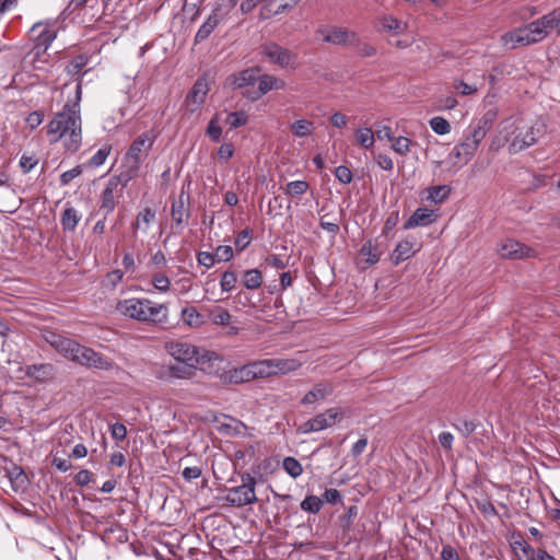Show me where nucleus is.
<instances>
[{"mask_svg":"<svg viewBox=\"0 0 560 560\" xmlns=\"http://www.w3.org/2000/svg\"><path fill=\"white\" fill-rule=\"evenodd\" d=\"M81 95V84H78L74 100L67 102L46 126L49 143L61 141L63 148L72 153L77 152L82 143Z\"/></svg>","mask_w":560,"mask_h":560,"instance_id":"f257e3e1","label":"nucleus"},{"mask_svg":"<svg viewBox=\"0 0 560 560\" xmlns=\"http://www.w3.org/2000/svg\"><path fill=\"white\" fill-rule=\"evenodd\" d=\"M545 132L546 126L540 121L529 124L521 116H511L500 121L489 149L499 151L508 144L509 152L515 154L534 145Z\"/></svg>","mask_w":560,"mask_h":560,"instance_id":"f03ea898","label":"nucleus"},{"mask_svg":"<svg viewBox=\"0 0 560 560\" xmlns=\"http://www.w3.org/2000/svg\"><path fill=\"white\" fill-rule=\"evenodd\" d=\"M164 349L171 358L158 372V377L164 381L190 380L200 364L210 360L207 350L185 341H167Z\"/></svg>","mask_w":560,"mask_h":560,"instance_id":"7ed1b4c3","label":"nucleus"},{"mask_svg":"<svg viewBox=\"0 0 560 560\" xmlns=\"http://www.w3.org/2000/svg\"><path fill=\"white\" fill-rule=\"evenodd\" d=\"M116 311L124 317L142 324L156 325L166 323L168 307L147 298H128L117 302Z\"/></svg>","mask_w":560,"mask_h":560,"instance_id":"20e7f679","label":"nucleus"},{"mask_svg":"<svg viewBox=\"0 0 560 560\" xmlns=\"http://www.w3.org/2000/svg\"><path fill=\"white\" fill-rule=\"evenodd\" d=\"M522 28L528 46L542 42L552 32L560 35V9H556L533 22L523 25Z\"/></svg>","mask_w":560,"mask_h":560,"instance_id":"39448f33","label":"nucleus"},{"mask_svg":"<svg viewBox=\"0 0 560 560\" xmlns=\"http://www.w3.org/2000/svg\"><path fill=\"white\" fill-rule=\"evenodd\" d=\"M156 140V135L153 131H145L138 136L130 144L126 155L125 163L128 166V179H131L138 173L140 165L149 155Z\"/></svg>","mask_w":560,"mask_h":560,"instance_id":"423d86ee","label":"nucleus"},{"mask_svg":"<svg viewBox=\"0 0 560 560\" xmlns=\"http://www.w3.org/2000/svg\"><path fill=\"white\" fill-rule=\"evenodd\" d=\"M256 479L249 472L241 475V485L229 488L224 500L231 506L242 508L257 502Z\"/></svg>","mask_w":560,"mask_h":560,"instance_id":"0eeeda50","label":"nucleus"},{"mask_svg":"<svg viewBox=\"0 0 560 560\" xmlns=\"http://www.w3.org/2000/svg\"><path fill=\"white\" fill-rule=\"evenodd\" d=\"M343 418V411L341 408L332 407L325 411L316 415L307 421L301 423L298 428V432L302 434H308L313 432H319L325 429L331 428Z\"/></svg>","mask_w":560,"mask_h":560,"instance_id":"6e6552de","label":"nucleus"},{"mask_svg":"<svg viewBox=\"0 0 560 560\" xmlns=\"http://www.w3.org/2000/svg\"><path fill=\"white\" fill-rule=\"evenodd\" d=\"M44 340L67 359L78 362L84 346L52 330L43 331Z\"/></svg>","mask_w":560,"mask_h":560,"instance_id":"1a4fd4ad","label":"nucleus"},{"mask_svg":"<svg viewBox=\"0 0 560 560\" xmlns=\"http://www.w3.org/2000/svg\"><path fill=\"white\" fill-rule=\"evenodd\" d=\"M261 52L264 57L268 59L269 62L277 65L281 68L293 69L296 67V54L276 43H266L265 45H262Z\"/></svg>","mask_w":560,"mask_h":560,"instance_id":"9d476101","label":"nucleus"},{"mask_svg":"<svg viewBox=\"0 0 560 560\" xmlns=\"http://www.w3.org/2000/svg\"><path fill=\"white\" fill-rule=\"evenodd\" d=\"M209 91L210 84L208 79L199 78L185 97L184 109L189 114L199 112L206 102Z\"/></svg>","mask_w":560,"mask_h":560,"instance_id":"9b49d317","label":"nucleus"},{"mask_svg":"<svg viewBox=\"0 0 560 560\" xmlns=\"http://www.w3.org/2000/svg\"><path fill=\"white\" fill-rule=\"evenodd\" d=\"M55 21H45L35 23L32 28V39L35 48L46 50L57 37Z\"/></svg>","mask_w":560,"mask_h":560,"instance_id":"f8f14e48","label":"nucleus"},{"mask_svg":"<svg viewBox=\"0 0 560 560\" xmlns=\"http://www.w3.org/2000/svg\"><path fill=\"white\" fill-rule=\"evenodd\" d=\"M323 40L334 45L354 46L359 45L358 34L349 28L332 26L319 30Z\"/></svg>","mask_w":560,"mask_h":560,"instance_id":"ddd939ff","label":"nucleus"},{"mask_svg":"<svg viewBox=\"0 0 560 560\" xmlns=\"http://www.w3.org/2000/svg\"><path fill=\"white\" fill-rule=\"evenodd\" d=\"M499 254L503 258L523 259L533 257L535 250L515 240H506L499 247Z\"/></svg>","mask_w":560,"mask_h":560,"instance_id":"4468645a","label":"nucleus"},{"mask_svg":"<svg viewBox=\"0 0 560 560\" xmlns=\"http://www.w3.org/2000/svg\"><path fill=\"white\" fill-rule=\"evenodd\" d=\"M77 363L86 368H93L104 371L113 369V362L110 360L85 346L83 348V351L80 352V357Z\"/></svg>","mask_w":560,"mask_h":560,"instance_id":"2eb2a0df","label":"nucleus"},{"mask_svg":"<svg viewBox=\"0 0 560 560\" xmlns=\"http://www.w3.org/2000/svg\"><path fill=\"white\" fill-rule=\"evenodd\" d=\"M420 249L421 243H419L415 237H408L396 245L392 254V260L395 265H399L412 257Z\"/></svg>","mask_w":560,"mask_h":560,"instance_id":"dca6fc26","label":"nucleus"},{"mask_svg":"<svg viewBox=\"0 0 560 560\" xmlns=\"http://www.w3.org/2000/svg\"><path fill=\"white\" fill-rule=\"evenodd\" d=\"M156 219V212L154 209L150 207L143 208L136 215L135 222L131 224L132 229V237L137 238L139 233L147 234L150 228V224L153 223Z\"/></svg>","mask_w":560,"mask_h":560,"instance_id":"f3484780","label":"nucleus"},{"mask_svg":"<svg viewBox=\"0 0 560 560\" xmlns=\"http://www.w3.org/2000/svg\"><path fill=\"white\" fill-rule=\"evenodd\" d=\"M269 362L272 376L285 375L302 366V362L294 358H272Z\"/></svg>","mask_w":560,"mask_h":560,"instance_id":"a211bd4d","label":"nucleus"},{"mask_svg":"<svg viewBox=\"0 0 560 560\" xmlns=\"http://www.w3.org/2000/svg\"><path fill=\"white\" fill-rule=\"evenodd\" d=\"M407 26L406 22H402L393 15H382L377 20V31L380 33L399 35L407 30Z\"/></svg>","mask_w":560,"mask_h":560,"instance_id":"6ab92c4d","label":"nucleus"},{"mask_svg":"<svg viewBox=\"0 0 560 560\" xmlns=\"http://www.w3.org/2000/svg\"><path fill=\"white\" fill-rule=\"evenodd\" d=\"M481 142L482 139L466 128L463 139L457 143L465 154V164L471 161Z\"/></svg>","mask_w":560,"mask_h":560,"instance_id":"aec40b11","label":"nucleus"},{"mask_svg":"<svg viewBox=\"0 0 560 560\" xmlns=\"http://www.w3.org/2000/svg\"><path fill=\"white\" fill-rule=\"evenodd\" d=\"M331 393H332V387L330 384L318 383L303 396V398L301 399V404L304 406H310L317 401H323Z\"/></svg>","mask_w":560,"mask_h":560,"instance_id":"412c9836","label":"nucleus"},{"mask_svg":"<svg viewBox=\"0 0 560 560\" xmlns=\"http://www.w3.org/2000/svg\"><path fill=\"white\" fill-rule=\"evenodd\" d=\"M525 38L524 31L520 26L501 35L500 43L504 49L512 50L520 46H528Z\"/></svg>","mask_w":560,"mask_h":560,"instance_id":"4be33fe9","label":"nucleus"},{"mask_svg":"<svg viewBox=\"0 0 560 560\" xmlns=\"http://www.w3.org/2000/svg\"><path fill=\"white\" fill-rule=\"evenodd\" d=\"M434 221L433 211L428 208H418L405 222L404 229L409 230L417 226H427Z\"/></svg>","mask_w":560,"mask_h":560,"instance_id":"5701e85b","label":"nucleus"},{"mask_svg":"<svg viewBox=\"0 0 560 560\" xmlns=\"http://www.w3.org/2000/svg\"><path fill=\"white\" fill-rule=\"evenodd\" d=\"M257 82L258 94L254 98H258L271 90H283L285 88V82L282 79L270 74L258 75Z\"/></svg>","mask_w":560,"mask_h":560,"instance_id":"b1692460","label":"nucleus"},{"mask_svg":"<svg viewBox=\"0 0 560 560\" xmlns=\"http://www.w3.org/2000/svg\"><path fill=\"white\" fill-rule=\"evenodd\" d=\"M240 0H219L211 12V16L221 23L231 16Z\"/></svg>","mask_w":560,"mask_h":560,"instance_id":"393cba45","label":"nucleus"},{"mask_svg":"<svg viewBox=\"0 0 560 560\" xmlns=\"http://www.w3.org/2000/svg\"><path fill=\"white\" fill-rule=\"evenodd\" d=\"M117 187V183L109 180L104 188L101 196V210L105 212V215L112 213L116 206L114 190Z\"/></svg>","mask_w":560,"mask_h":560,"instance_id":"a878e982","label":"nucleus"},{"mask_svg":"<svg viewBox=\"0 0 560 560\" xmlns=\"http://www.w3.org/2000/svg\"><path fill=\"white\" fill-rule=\"evenodd\" d=\"M228 378L231 383L240 384L255 380L250 362L228 372Z\"/></svg>","mask_w":560,"mask_h":560,"instance_id":"bb28decb","label":"nucleus"},{"mask_svg":"<svg viewBox=\"0 0 560 560\" xmlns=\"http://www.w3.org/2000/svg\"><path fill=\"white\" fill-rule=\"evenodd\" d=\"M291 133L296 138H304L311 136L315 130V125L308 119H298L290 125Z\"/></svg>","mask_w":560,"mask_h":560,"instance_id":"cd10ccee","label":"nucleus"},{"mask_svg":"<svg viewBox=\"0 0 560 560\" xmlns=\"http://www.w3.org/2000/svg\"><path fill=\"white\" fill-rule=\"evenodd\" d=\"M8 477L11 483L12 489L18 492L25 488L27 482V477L23 469L16 465L12 466L8 470Z\"/></svg>","mask_w":560,"mask_h":560,"instance_id":"c85d7f7f","label":"nucleus"},{"mask_svg":"<svg viewBox=\"0 0 560 560\" xmlns=\"http://www.w3.org/2000/svg\"><path fill=\"white\" fill-rule=\"evenodd\" d=\"M308 189L310 184L306 180H292L284 186L283 192L289 198L296 199L303 196Z\"/></svg>","mask_w":560,"mask_h":560,"instance_id":"c756f323","label":"nucleus"},{"mask_svg":"<svg viewBox=\"0 0 560 560\" xmlns=\"http://www.w3.org/2000/svg\"><path fill=\"white\" fill-rule=\"evenodd\" d=\"M354 136L358 144L364 149H370L375 143V135L370 127L358 128Z\"/></svg>","mask_w":560,"mask_h":560,"instance_id":"7c9ffc66","label":"nucleus"},{"mask_svg":"<svg viewBox=\"0 0 560 560\" xmlns=\"http://www.w3.org/2000/svg\"><path fill=\"white\" fill-rule=\"evenodd\" d=\"M257 70L246 69L241 71L233 80V85L237 89L254 84L257 81Z\"/></svg>","mask_w":560,"mask_h":560,"instance_id":"2f4dec72","label":"nucleus"},{"mask_svg":"<svg viewBox=\"0 0 560 560\" xmlns=\"http://www.w3.org/2000/svg\"><path fill=\"white\" fill-rule=\"evenodd\" d=\"M80 214L74 208H67L61 215V225L66 231H74L79 221Z\"/></svg>","mask_w":560,"mask_h":560,"instance_id":"473e14b6","label":"nucleus"},{"mask_svg":"<svg viewBox=\"0 0 560 560\" xmlns=\"http://www.w3.org/2000/svg\"><path fill=\"white\" fill-rule=\"evenodd\" d=\"M243 284L248 290H256L262 284V275L258 269L246 270L243 275Z\"/></svg>","mask_w":560,"mask_h":560,"instance_id":"72a5a7b5","label":"nucleus"},{"mask_svg":"<svg viewBox=\"0 0 560 560\" xmlns=\"http://www.w3.org/2000/svg\"><path fill=\"white\" fill-rule=\"evenodd\" d=\"M219 24L220 23L214 19V16L209 15L197 31L195 43H201L207 39Z\"/></svg>","mask_w":560,"mask_h":560,"instance_id":"f704fd0d","label":"nucleus"},{"mask_svg":"<svg viewBox=\"0 0 560 560\" xmlns=\"http://www.w3.org/2000/svg\"><path fill=\"white\" fill-rule=\"evenodd\" d=\"M254 378L272 377L269 359L250 362Z\"/></svg>","mask_w":560,"mask_h":560,"instance_id":"c9c22d12","label":"nucleus"},{"mask_svg":"<svg viewBox=\"0 0 560 560\" xmlns=\"http://www.w3.org/2000/svg\"><path fill=\"white\" fill-rule=\"evenodd\" d=\"M182 319L185 324L192 327H199L205 323L203 316L195 307L184 308Z\"/></svg>","mask_w":560,"mask_h":560,"instance_id":"e433bc0d","label":"nucleus"},{"mask_svg":"<svg viewBox=\"0 0 560 560\" xmlns=\"http://www.w3.org/2000/svg\"><path fill=\"white\" fill-rule=\"evenodd\" d=\"M451 188L446 185L432 186L428 188V200L434 203L443 202L450 195Z\"/></svg>","mask_w":560,"mask_h":560,"instance_id":"4c0bfd02","label":"nucleus"},{"mask_svg":"<svg viewBox=\"0 0 560 560\" xmlns=\"http://www.w3.org/2000/svg\"><path fill=\"white\" fill-rule=\"evenodd\" d=\"M171 217L178 225L183 224L185 219L188 217L183 196H179L178 200L172 205Z\"/></svg>","mask_w":560,"mask_h":560,"instance_id":"58836bf2","label":"nucleus"},{"mask_svg":"<svg viewBox=\"0 0 560 560\" xmlns=\"http://www.w3.org/2000/svg\"><path fill=\"white\" fill-rule=\"evenodd\" d=\"M284 471L292 478H298L303 474V467L301 463L294 457L288 456L282 462Z\"/></svg>","mask_w":560,"mask_h":560,"instance_id":"ea45409f","label":"nucleus"},{"mask_svg":"<svg viewBox=\"0 0 560 560\" xmlns=\"http://www.w3.org/2000/svg\"><path fill=\"white\" fill-rule=\"evenodd\" d=\"M431 129L439 136H444L451 132V124L441 116H435L429 120Z\"/></svg>","mask_w":560,"mask_h":560,"instance_id":"a19ab883","label":"nucleus"},{"mask_svg":"<svg viewBox=\"0 0 560 560\" xmlns=\"http://www.w3.org/2000/svg\"><path fill=\"white\" fill-rule=\"evenodd\" d=\"M50 365L47 364H33L26 368V374L38 381H44L50 374Z\"/></svg>","mask_w":560,"mask_h":560,"instance_id":"79ce46f5","label":"nucleus"},{"mask_svg":"<svg viewBox=\"0 0 560 560\" xmlns=\"http://www.w3.org/2000/svg\"><path fill=\"white\" fill-rule=\"evenodd\" d=\"M360 255L365 259V261L370 265H374L380 260V252L375 246L372 245L371 242H368L362 245L360 249Z\"/></svg>","mask_w":560,"mask_h":560,"instance_id":"37998d69","label":"nucleus"},{"mask_svg":"<svg viewBox=\"0 0 560 560\" xmlns=\"http://www.w3.org/2000/svg\"><path fill=\"white\" fill-rule=\"evenodd\" d=\"M231 314L228 310L217 306L211 311V320L219 326H229L231 322Z\"/></svg>","mask_w":560,"mask_h":560,"instance_id":"c03bdc74","label":"nucleus"},{"mask_svg":"<svg viewBox=\"0 0 560 560\" xmlns=\"http://www.w3.org/2000/svg\"><path fill=\"white\" fill-rule=\"evenodd\" d=\"M248 121V116L245 112L229 113L225 118V124L231 128H238L245 126Z\"/></svg>","mask_w":560,"mask_h":560,"instance_id":"a18cd8bd","label":"nucleus"},{"mask_svg":"<svg viewBox=\"0 0 560 560\" xmlns=\"http://www.w3.org/2000/svg\"><path fill=\"white\" fill-rule=\"evenodd\" d=\"M491 128L492 126L486 120H483L481 117L476 122H472L467 127L469 131H471L482 140L486 138L487 133L490 131Z\"/></svg>","mask_w":560,"mask_h":560,"instance_id":"49530a36","label":"nucleus"},{"mask_svg":"<svg viewBox=\"0 0 560 560\" xmlns=\"http://www.w3.org/2000/svg\"><path fill=\"white\" fill-rule=\"evenodd\" d=\"M323 506V501L316 495H307L301 502V509L310 513H317Z\"/></svg>","mask_w":560,"mask_h":560,"instance_id":"de8ad7c7","label":"nucleus"},{"mask_svg":"<svg viewBox=\"0 0 560 560\" xmlns=\"http://www.w3.org/2000/svg\"><path fill=\"white\" fill-rule=\"evenodd\" d=\"M112 147L109 144H105L100 148L95 154L90 159L89 164L94 167H98L103 165L110 153Z\"/></svg>","mask_w":560,"mask_h":560,"instance_id":"09e8293b","label":"nucleus"},{"mask_svg":"<svg viewBox=\"0 0 560 560\" xmlns=\"http://www.w3.org/2000/svg\"><path fill=\"white\" fill-rule=\"evenodd\" d=\"M236 282H237V277H236L235 272H233V271L223 272L221 276V280H220V287H221L222 292L232 291L235 288Z\"/></svg>","mask_w":560,"mask_h":560,"instance_id":"8fccbe9b","label":"nucleus"},{"mask_svg":"<svg viewBox=\"0 0 560 560\" xmlns=\"http://www.w3.org/2000/svg\"><path fill=\"white\" fill-rule=\"evenodd\" d=\"M392 149L401 155L407 154L410 151L411 141L406 137L393 138Z\"/></svg>","mask_w":560,"mask_h":560,"instance_id":"3c124183","label":"nucleus"},{"mask_svg":"<svg viewBox=\"0 0 560 560\" xmlns=\"http://www.w3.org/2000/svg\"><path fill=\"white\" fill-rule=\"evenodd\" d=\"M152 284L159 292L165 293L171 288V281L164 273H156L152 277Z\"/></svg>","mask_w":560,"mask_h":560,"instance_id":"603ef678","label":"nucleus"},{"mask_svg":"<svg viewBox=\"0 0 560 560\" xmlns=\"http://www.w3.org/2000/svg\"><path fill=\"white\" fill-rule=\"evenodd\" d=\"M453 86L457 91V93L463 96L475 94L478 91V88L476 85L468 84L463 80H455L453 82Z\"/></svg>","mask_w":560,"mask_h":560,"instance_id":"864d4df0","label":"nucleus"},{"mask_svg":"<svg viewBox=\"0 0 560 560\" xmlns=\"http://www.w3.org/2000/svg\"><path fill=\"white\" fill-rule=\"evenodd\" d=\"M38 164V159L35 155L23 154L20 159L19 165L24 174L30 173Z\"/></svg>","mask_w":560,"mask_h":560,"instance_id":"5fc2aeb1","label":"nucleus"},{"mask_svg":"<svg viewBox=\"0 0 560 560\" xmlns=\"http://www.w3.org/2000/svg\"><path fill=\"white\" fill-rule=\"evenodd\" d=\"M122 278L124 272L119 269H115L106 275L104 282L106 287L114 289L122 281Z\"/></svg>","mask_w":560,"mask_h":560,"instance_id":"6e6d98bb","label":"nucleus"},{"mask_svg":"<svg viewBox=\"0 0 560 560\" xmlns=\"http://www.w3.org/2000/svg\"><path fill=\"white\" fill-rule=\"evenodd\" d=\"M453 425L464 436L470 435L476 430L475 422L472 420L467 419L459 420L457 423H454Z\"/></svg>","mask_w":560,"mask_h":560,"instance_id":"4d7b16f0","label":"nucleus"},{"mask_svg":"<svg viewBox=\"0 0 560 560\" xmlns=\"http://www.w3.org/2000/svg\"><path fill=\"white\" fill-rule=\"evenodd\" d=\"M206 133L215 142L220 140L222 135V128L220 127L219 121L215 117L209 121Z\"/></svg>","mask_w":560,"mask_h":560,"instance_id":"13d9d810","label":"nucleus"},{"mask_svg":"<svg viewBox=\"0 0 560 560\" xmlns=\"http://www.w3.org/2000/svg\"><path fill=\"white\" fill-rule=\"evenodd\" d=\"M250 241H252V236H250L249 231L243 230L237 234L234 244L238 250H244L245 248H247L249 246Z\"/></svg>","mask_w":560,"mask_h":560,"instance_id":"bf43d9fd","label":"nucleus"},{"mask_svg":"<svg viewBox=\"0 0 560 560\" xmlns=\"http://www.w3.org/2000/svg\"><path fill=\"white\" fill-rule=\"evenodd\" d=\"M44 120V115L43 113L40 112H32L27 115V117L25 118V124L26 126L31 129V130H34L36 129L39 125H42Z\"/></svg>","mask_w":560,"mask_h":560,"instance_id":"052dcab7","label":"nucleus"},{"mask_svg":"<svg viewBox=\"0 0 560 560\" xmlns=\"http://www.w3.org/2000/svg\"><path fill=\"white\" fill-rule=\"evenodd\" d=\"M335 176L342 184H349L352 180V172L345 165H339L336 167Z\"/></svg>","mask_w":560,"mask_h":560,"instance_id":"680f3d73","label":"nucleus"},{"mask_svg":"<svg viewBox=\"0 0 560 560\" xmlns=\"http://www.w3.org/2000/svg\"><path fill=\"white\" fill-rule=\"evenodd\" d=\"M214 255L218 261H229L233 257V249L229 245H220L215 248Z\"/></svg>","mask_w":560,"mask_h":560,"instance_id":"e2e57ef3","label":"nucleus"},{"mask_svg":"<svg viewBox=\"0 0 560 560\" xmlns=\"http://www.w3.org/2000/svg\"><path fill=\"white\" fill-rule=\"evenodd\" d=\"M234 154L232 143H223L218 150V159L221 163L228 162Z\"/></svg>","mask_w":560,"mask_h":560,"instance_id":"0e129e2a","label":"nucleus"},{"mask_svg":"<svg viewBox=\"0 0 560 560\" xmlns=\"http://www.w3.org/2000/svg\"><path fill=\"white\" fill-rule=\"evenodd\" d=\"M110 435L116 441H124L127 436V429L125 424L116 422L110 427Z\"/></svg>","mask_w":560,"mask_h":560,"instance_id":"69168bd1","label":"nucleus"},{"mask_svg":"<svg viewBox=\"0 0 560 560\" xmlns=\"http://www.w3.org/2000/svg\"><path fill=\"white\" fill-rule=\"evenodd\" d=\"M375 162L382 170L385 171H392L394 167L393 160L387 154L378 153L375 155Z\"/></svg>","mask_w":560,"mask_h":560,"instance_id":"338daca9","label":"nucleus"},{"mask_svg":"<svg viewBox=\"0 0 560 560\" xmlns=\"http://www.w3.org/2000/svg\"><path fill=\"white\" fill-rule=\"evenodd\" d=\"M215 259V255L208 252H200L197 256L198 262L206 268H211Z\"/></svg>","mask_w":560,"mask_h":560,"instance_id":"774afa93","label":"nucleus"}]
</instances>
